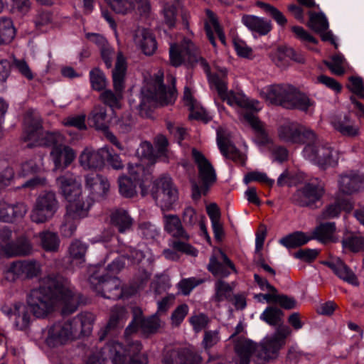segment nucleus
Wrapping results in <instances>:
<instances>
[{"label": "nucleus", "mask_w": 364, "mask_h": 364, "mask_svg": "<svg viewBox=\"0 0 364 364\" xmlns=\"http://www.w3.org/2000/svg\"><path fill=\"white\" fill-rule=\"evenodd\" d=\"M331 123L334 129L344 136H354L358 134V128L353 124L348 115L335 119Z\"/></svg>", "instance_id": "nucleus-43"}, {"label": "nucleus", "mask_w": 364, "mask_h": 364, "mask_svg": "<svg viewBox=\"0 0 364 364\" xmlns=\"http://www.w3.org/2000/svg\"><path fill=\"white\" fill-rule=\"evenodd\" d=\"M71 324L68 321L56 322L42 331L44 343L50 348H57L66 344L75 335Z\"/></svg>", "instance_id": "nucleus-16"}, {"label": "nucleus", "mask_w": 364, "mask_h": 364, "mask_svg": "<svg viewBox=\"0 0 364 364\" xmlns=\"http://www.w3.org/2000/svg\"><path fill=\"white\" fill-rule=\"evenodd\" d=\"M90 80L91 87L95 90L102 91L107 86L106 77L98 68H95L90 71Z\"/></svg>", "instance_id": "nucleus-55"}, {"label": "nucleus", "mask_w": 364, "mask_h": 364, "mask_svg": "<svg viewBox=\"0 0 364 364\" xmlns=\"http://www.w3.org/2000/svg\"><path fill=\"white\" fill-rule=\"evenodd\" d=\"M283 312L277 307H267L260 316V318L270 326L279 325L282 321Z\"/></svg>", "instance_id": "nucleus-54"}, {"label": "nucleus", "mask_w": 364, "mask_h": 364, "mask_svg": "<svg viewBox=\"0 0 364 364\" xmlns=\"http://www.w3.org/2000/svg\"><path fill=\"white\" fill-rule=\"evenodd\" d=\"M112 9L117 14H127L134 9V4L129 0H105Z\"/></svg>", "instance_id": "nucleus-61"}, {"label": "nucleus", "mask_w": 364, "mask_h": 364, "mask_svg": "<svg viewBox=\"0 0 364 364\" xmlns=\"http://www.w3.org/2000/svg\"><path fill=\"white\" fill-rule=\"evenodd\" d=\"M8 272L18 277H22L31 279L38 276L40 274L41 264L38 261L34 259H24L13 262L10 264Z\"/></svg>", "instance_id": "nucleus-25"}, {"label": "nucleus", "mask_w": 364, "mask_h": 364, "mask_svg": "<svg viewBox=\"0 0 364 364\" xmlns=\"http://www.w3.org/2000/svg\"><path fill=\"white\" fill-rule=\"evenodd\" d=\"M124 314L125 310L123 307H114L112 310L109 321L106 326L105 329L102 330L101 334L100 335V341L104 340L108 331L117 326L119 321L124 317Z\"/></svg>", "instance_id": "nucleus-56"}, {"label": "nucleus", "mask_w": 364, "mask_h": 364, "mask_svg": "<svg viewBox=\"0 0 364 364\" xmlns=\"http://www.w3.org/2000/svg\"><path fill=\"white\" fill-rule=\"evenodd\" d=\"M85 186L93 196L103 198L109 189L107 178L99 174H88L85 176Z\"/></svg>", "instance_id": "nucleus-31"}, {"label": "nucleus", "mask_w": 364, "mask_h": 364, "mask_svg": "<svg viewBox=\"0 0 364 364\" xmlns=\"http://www.w3.org/2000/svg\"><path fill=\"white\" fill-rule=\"evenodd\" d=\"M290 333L289 327L279 326L274 335L266 337L260 343H257L256 362L257 364L276 359L280 349L285 344L287 337Z\"/></svg>", "instance_id": "nucleus-8"}, {"label": "nucleus", "mask_w": 364, "mask_h": 364, "mask_svg": "<svg viewBox=\"0 0 364 364\" xmlns=\"http://www.w3.org/2000/svg\"><path fill=\"white\" fill-rule=\"evenodd\" d=\"M279 139L287 144H305L307 140L315 139L311 129L296 122L286 121L277 129Z\"/></svg>", "instance_id": "nucleus-14"}, {"label": "nucleus", "mask_w": 364, "mask_h": 364, "mask_svg": "<svg viewBox=\"0 0 364 364\" xmlns=\"http://www.w3.org/2000/svg\"><path fill=\"white\" fill-rule=\"evenodd\" d=\"M68 202L66 213L60 230L63 237H70L75 232L79 222L88 216L93 200L90 197L85 199L80 197Z\"/></svg>", "instance_id": "nucleus-7"}, {"label": "nucleus", "mask_w": 364, "mask_h": 364, "mask_svg": "<svg viewBox=\"0 0 364 364\" xmlns=\"http://www.w3.org/2000/svg\"><path fill=\"white\" fill-rule=\"evenodd\" d=\"M161 326V322L156 314L145 318L140 323V329L146 336L156 333Z\"/></svg>", "instance_id": "nucleus-53"}, {"label": "nucleus", "mask_w": 364, "mask_h": 364, "mask_svg": "<svg viewBox=\"0 0 364 364\" xmlns=\"http://www.w3.org/2000/svg\"><path fill=\"white\" fill-rule=\"evenodd\" d=\"M61 194L67 201H72L82 196L80 181L73 173L68 171L56 178Z\"/></svg>", "instance_id": "nucleus-19"}, {"label": "nucleus", "mask_w": 364, "mask_h": 364, "mask_svg": "<svg viewBox=\"0 0 364 364\" xmlns=\"http://www.w3.org/2000/svg\"><path fill=\"white\" fill-rule=\"evenodd\" d=\"M58 206L55 194L52 191L44 192L36 198L31 213V220L37 224L44 223L54 216Z\"/></svg>", "instance_id": "nucleus-13"}, {"label": "nucleus", "mask_w": 364, "mask_h": 364, "mask_svg": "<svg viewBox=\"0 0 364 364\" xmlns=\"http://www.w3.org/2000/svg\"><path fill=\"white\" fill-rule=\"evenodd\" d=\"M226 70L222 71V76L218 75H213L210 78V83L213 85L218 91V95L223 101H227L231 106H237L245 109L242 116L246 112H257L260 109L259 102L257 100H250L243 94L235 92L232 91L227 92V82L225 80Z\"/></svg>", "instance_id": "nucleus-9"}, {"label": "nucleus", "mask_w": 364, "mask_h": 364, "mask_svg": "<svg viewBox=\"0 0 364 364\" xmlns=\"http://www.w3.org/2000/svg\"><path fill=\"white\" fill-rule=\"evenodd\" d=\"M257 5L268 15H269L277 23L278 25L284 26L287 24V18L276 7L264 2H258Z\"/></svg>", "instance_id": "nucleus-58"}, {"label": "nucleus", "mask_w": 364, "mask_h": 364, "mask_svg": "<svg viewBox=\"0 0 364 364\" xmlns=\"http://www.w3.org/2000/svg\"><path fill=\"white\" fill-rule=\"evenodd\" d=\"M134 41L146 55H153L157 48V43L154 36L151 32L146 28H139L136 30Z\"/></svg>", "instance_id": "nucleus-32"}, {"label": "nucleus", "mask_w": 364, "mask_h": 364, "mask_svg": "<svg viewBox=\"0 0 364 364\" xmlns=\"http://www.w3.org/2000/svg\"><path fill=\"white\" fill-rule=\"evenodd\" d=\"M336 231L335 223H324L317 226L313 232V237L323 243L332 242Z\"/></svg>", "instance_id": "nucleus-46"}, {"label": "nucleus", "mask_w": 364, "mask_h": 364, "mask_svg": "<svg viewBox=\"0 0 364 364\" xmlns=\"http://www.w3.org/2000/svg\"><path fill=\"white\" fill-rule=\"evenodd\" d=\"M127 71V63L122 53L119 52L117 55L115 68L112 70V80L114 92L111 90H104L100 95V100L111 108L119 107L124 88V79Z\"/></svg>", "instance_id": "nucleus-10"}, {"label": "nucleus", "mask_w": 364, "mask_h": 364, "mask_svg": "<svg viewBox=\"0 0 364 364\" xmlns=\"http://www.w3.org/2000/svg\"><path fill=\"white\" fill-rule=\"evenodd\" d=\"M119 193L126 198H132L136 194V184L127 176L119 178Z\"/></svg>", "instance_id": "nucleus-59"}, {"label": "nucleus", "mask_w": 364, "mask_h": 364, "mask_svg": "<svg viewBox=\"0 0 364 364\" xmlns=\"http://www.w3.org/2000/svg\"><path fill=\"white\" fill-rule=\"evenodd\" d=\"M306 233L296 231L280 240V243L287 248H295L306 244L310 240Z\"/></svg>", "instance_id": "nucleus-48"}, {"label": "nucleus", "mask_w": 364, "mask_h": 364, "mask_svg": "<svg viewBox=\"0 0 364 364\" xmlns=\"http://www.w3.org/2000/svg\"><path fill=\"white\" fill-rule=\"evenodd\" d=\"M325 193L324 184L318 181L306 183L291 196V202L300 207H313Z\"/></svg>", "instance_id": "nucleus-17"}, {"label": "nucleus", "mask_w": 364, "mask_h": 364, "mask_svg": "<svg viewBox=\"0 0 364 364\" xmlns=\"http://www.w3.org/2000/svg\"><path fill=\"white\" fill-rule=\"evenodd\" d=\"M350 83L347 87L359 98H364V85L360 77L351 76L348 78Z\"/></svg>", "instance_id": "nucleus-64"}, {"label": "nucleus", "mask_w": 364, "mask_h": 364, "mask_svg": "<svg viewBox=\"0 0 364 364\" xmlns=\"http://www.w3.org/2000/svg\"><path fill=\"white\" fill-rule=\"evenodd\" d=\"M294 49L281 46L269 55L272 62L279 68H286L289 63V57H292Z\"/></svg>", "instance_id": "nucleus-47"}, {"label": "nucleus", "mask_w": 364, "mask_h": 364, "mask_svg": "<svg viewBox=\"0 0 364 364\" xmlns=\"http://www.w3.org/2000/svg\"><path fill=\"white\" fill-rule=\"evenodd\" d=\"M323 264L331 269L341 279L352 284H357L355 274L342 260L337 259L333 261H326Z\"/></svg>", "instance_id": "nucleus-38"}, {"label": "nucleus", "mask_w": 364, "mask_h": 364, "mask_svg": "<svg viewBox=\"0 0 364 364\" xmlns=\"http://www.w3.org/2000/svg\"><path fill=\"white\" fill-rule=\"evenodd\" d=\"M234 350L237 355L235 364H250L252 355L256 357L257 343L240 336L235 341Z\"/></svg>", "instance_id": "nucleus-26"}, {"label": "nucleus", "mask_w": 364, "mask_h": 364, "mask_svg": "<svg viewBox=\"0 0 364 364\" xmlns=\"http://www.w3.org/2000/svg\"><path fill=\"white\" fill-rule=\"evenodd\" d=\"M220 259H218L216 256L212 255L210 257L207 269L213 276L223 279V278L228 277L231 271L236 273L237 270L235 264L225 253L220 251Z\"/></svg>", "instance_id": "nucleus-23"}, {"label": "nucleus", "mask_w": 364, "mask_h": 364, "mask_svg": "<svg viewBox=\"0 0 364 364\" xmlns=\"http://www.w3.org/2000/svg\"><path fill=\"white\" fill-rule=\"evenodd\" d=\"M110 221L121 233L129 230L133 225V219L128 212L122 208H118L112 212Z\"/></svg>", "instance_id": "nucleus-40"}, {"label": "nucleus", "mask_w": 364, "mask_h": 364, "mask_svg": "<svg viewBox=\"0 0 364 364\" xmlns=\"http://www.w3.org/2000/svg\"><path fill=\"white\" fill-rule=\"evenodd\" d=\"M33 251L31 241L24 236L18 237L15 241L6 245H0V253L6 257H24L32 254Z\"/></svg>", "instance_id": "nucleus-22"}, {"label": "nucleus", "mask_w": 364, "mask_h": 364, "mask_svg": "<svg viewBox=\"0 0 364 364\" xmlns=\"http://www.w3.org/2000/svg\"><path fill=\"white\" fill-rule=\"evenodd\" d=\"M200 361V355L188 348L168 351L163 358L164 364H198Z\"/></svg>", "instance_id": "nucleus-27"}, {"label": "nucleus", "mask_w": 364, "mask_h": 364, "mask_svg": "<svg viewBox=\"0 0 364 364\" xmlns=\"http://www.w3.org/2000/svg\"><path fill=\"white\" fill-rule=\"evenodd\" d=\"M122 257L127 259L131 264H137L144 258L143 252L132 247H124L120 250Z\"/></svg>", "instance_id": "nucleus-62"}, {"label": "nucleus", "mask_w": 364, "mask_h": 364, "mask_svg": "<svg viewBox=\"0 0 364 364\" xmlns=\"http://www.w3.org/2000/svg\"><path fill=\"white\" fill-rule=\"evenodd\" d=\"M89 119L97 129L106 131L108 129L107 109L102 105H95L89 115Z\"/></svg>", "instance_id": "nucleus-44"}, {"label": "nucleus", "mask_w": 364, "mask_h": 364, "mask_svg": "<svg viewBox=\"0 0 364 364\" xmlns=\"http://www.w3.org/2000/svg\"><path fill=\"white\" fill-rule=\"evenodd\" d=\"M129 178L133 182L139 184L141 188V194L145 196L148 194V187L151 181L152 177L149 169L145 168L141 164L128 165Z\"/></svg>", "instance_id": "nucleus-28"}, {"label": "nucleus", "mask_w": 364, "mask_h": 364, "mask_svg": "<svg viewBox=\"0 0 364 364\" xmlns=\"http://www.w3.org/2000/svg\"><path fill=\"white\" fill-rule=\"evenodd\" d=\"M21 139L29 142L26 147L37 146H62L63 136L59 132H43L41 117L32 112H28L23 119V132Z\"/></svg>", "instance_id": "nucleus-3"}, {"label": "nucleus", "mask_w": 364, "mask_h": 364, "mask_svg": "<svg viewBox=\"0 0 364 364\" xmlns=\"http://www.w3.org/2000/svg\"><path fill=\"white\" fill-rule=\"evenodd\" d=\"M242 22L250 31L256 32L261 36L267 35L272 28L270 21H267L253 15H245L242 18Z\"/></svg>", "instance_id": "nucleus-37"}, {"label": "nucleus", "mask_w": 364, "mask_h": 364, "mask_svg": "<svg viewBox=\"0 0 364 364\" xmlns=\"http://www.w3.org/2000/svg\"><path fill=\"white\" fill-rule=\"evenodd\" d=\"M244 119L248 122L255 131V141L259 145H266L270 142V139L264 128V125L253 112H246Z\"/></svg>", "instance_id": "nucleus-36"}, {"label": "nucleus", "mask_w": 364, "mask_h": 364, "mask_svg": "<svg viewBox=\"0 0 364 364\" xmlns=\"http://www.w3.org/2000/svg\"><path fill=\"white\" fill-rule=\"evenodd\" d=\"M2 312L12 321L14 328L23 331L31 323V315L28 307L21 302H15L10 306L5 305L1 309Z\"/></svg>", "instance_id": "nucleus-20"}, {"label": "nucleus", "mask_w": 364, "mask_h": 364, "mask_svg": "<svg viewBox=\"0 0 364 364\" xmlns=\"http://www.w3.org/2000/svg\"><path fill=\"white\" fill-rule=\"evenodd\" d=\"M207 14L209 17L210 23V25L209 23H206L205 26L206 36H207L208 40L210 41V42L211 43V44L213 46H216L215 40L213 32L212 30V28H213L214 31H215V33H217L218 38L220 39L221 43L223 44H225V34L223 31L222 28L220 27V26L218 23L217 18H215L214 14L212 11L208 10Z\"/></svg>", "instance_id": "nucleus-42"}, {"label": "nucleus", "mask_w": 364, "mask_h": 364, "mask_svg": "<svg viewBox=\"0 0 364 364\" xmlns=\"http://www.w3.org/2000/svg\"><path fill=\"white\" fill-rule=\"evenodd\" d=\"M137 232L146 240H152L159 234V229L156 225L149 221H141L137 225Z\"/></svg>", "instance_id": "nucleus-57"}, {"label": "nucleus", "mask_w": 364, "mask_h": 364, "mask_svg": "<svg viewBox=\"0 0 364 364\" xmlns=\"http://www.w3.org/2000/svg\"><path fill=\"white\" fill-rule=\"evenodd\" d=\"M172 247L173 250L166 249L163 251L164 256L170 260L176 261L179 259L177 251L193 257L197 256L198 254V250L196 248L184 242L173 241Z\"/></svg>", "instance_id": "nucleus-41"}, {"label": "nucleus", "mask_w": 364, "mask_h": 364, "mask_svg": "<svg viewBox=\"0 0 364 364\" xmlns=\"http://www.w3.org/2000/svg\"><path fill=\"white\" fill-rule=\"evenodd\" d=\"M95 320L94 315L90 312L79 314L73 318L68 320L71 324L75 337L77 335L86 336L91 333Z\"/></svg>", "instance_id": "nucleus-33"}, {"label": "nucleus", "mask_w": 364, "mask_h": 364, "mask_svg": "<svg viewBox=\"0 0 364 364\" xmlns=\"http://www.w3.org/2000/svg\"><path fill=\"white\" fill-rule=\"evenodd\" d=\"M55 170H64L70 166L76 157V153L68 146H55L50 151Z\"/></svg>", "instance_id": "nucleus-29"}, {"label": "nucleus", "mask_w": 364, "mask_h": 364, "mask_svg": "<svg viewBox=\"0 0 364 364\" xmlns=\"http://www.w3.org/2000/svg\"><path fill=\"white\" fill-rule=\"evenodd\" d=\"M234 287V282L230 284L223 279H218L214 284L215 294L212 300L218 304L225 301H232Z\"/></svg>", "instance_id": "nucleus-39"}, {"label": "nucleus", "mask_w": 364, "mask_h": 364, "mask_svg": "<svg viewBox=\"0 0 364 364\" xmlns=\"http://www.w3.org/2000/svg\"><path fill=\"white\" fill-rule=\"evenodd\" d=\"M105 154H108V150L105 148H85L79 156L80 165L85 170L100 168L104 166Z\"/></svg>", "instance_id": "nucleus-24"}, {"label": "nucleus", "mask_w": 364, "mask_h": 364, "mask_svg": "<svg viewBox=\"0 0 364 364\" xmlns=\"http://www.w3.org/2000/svg\"><path fill=\"white\" fill-rule=\"evenodd\" d=\"M89 281L96 291L104 298L117 300L123 297V289L119 279L111 276L92 274Z\"/></svg>", "instance_id": "nucleus-18"}, {"label": "nucleus", "mask_w": 364, "mask_h": 364, "mask_svg": "<svg viewBox=\"0 0 364 364\" xmlns=\"http://www.w3.org/2000/svg\"><path fill=\"white\" fill-rule=\"evenodd\" d=\"M170 63L174 67L183 63L193 65L200 62L204 67H208L205 60L200 56L198 48L190 40L184 39L181 44H171L169 48Z\"/></svg>", "instance_id": "nucleus-12"}, {"label": "nucleus", "mask_w": 364, "mask_h": 364, "mask_svg": "<svg viewBox=\"0 0 364 364\" xmlns=\"http://www.w3.org/2000/svg\"><path fill=\"white\" fill-rule=\"evenodd\" d=\"M41 245L46 252H55L60 247V238L57 233L47 230L39 232Z\"/></svg>", "instance_id": "nucleus-45"}, {"label": "nucleus", "mask_w": 364, "mask_h": 364, "mask_svg": "<svg viewBox=\"0 0 364 364\" xmlns=\"http://www.w3.org/2000/svg\"><path fill=\"white\" fill-rule=\"evenodd\" d=\"M141 349L139 341L128 343L127 348L117 341H110L102 348V353L107 363L112 364H146L148 358L145 355H140Z\"/></svg>", "instance_id": "nucleus-5"}, {"label": "nucleus", "mask_w": 364, "mask_h": 364, "mask_svg": "<svg viewBox=\"0 0 364 364\" xmlns=\"http://www.w3.org/2000/svg\"><path fill=\"white\" fill-rule=\"evenodd\" d=\"M15 34L13 21L10 18H0V46L11 42Z\"/></svg>", "instance_id": "nucleus-49"}, {"label": "nucleus", "mask_w": 364, "mask_h": 364, "mask_svg": "<svg viewBox=\"0 0 364 364\" xmlns=\"http://www.w3.org/2000/svg\"><path fill=\"white\" fill-rule=\"evenodd\" d=\"M363 185L364 174L360 173L358 171H346L338 176V190L343 194H353L362 188Z\"/></svg>", "instance_id": "nucleus-21"}, {"label": "nucleus", "mask_w": 364, "mask_h": 364, "mask_svg": "<svg viewBox=\"0 0 364 364\" xmlns=\"http://www.w3.org/2000/svg\"><path fill=\"white\" fill-rule=\"evenodd\" d=\"M343 248L353 252H359L364 250V237L357 235H349L342 240Z\"/></svg>", "instance_id": "nucleus-52"}, {"label": "nucleus", "mask_w": 364, "mask_h": 364, "mask_svg": "<svg viewBox=\"0 0 364 364\" xmlns=\"http://www.w3.org/2000/svg\"><path fill=\"white\" fill-rule=\"evenodd\" d=\"M151 194L163 210H168L178 199V192L168 176H162L155 181Z\"/></svg>", "instance_id": "nucleus-15"}, {"label": "nucleus", "mask_w": 364, "mask_h": 364, "mask_svg": "<svg viewBox=\"0 0 364 364\" xmlns=\"http://www.w3.org/2000/svg\"><path fill=\"white\" fill-rule=\"evenodd\" d=\"M309 16L308 26L311 29L318 33L326 31L328 28V23L323 14L310 12Z\"/></svg>", "instance_id": "nucleus-51"}, {"label": "nucleus", "mask_w": 364, "mask_h": 364, "mask_svg": "<svg viewBox=\"0 0 364 364\" xmlns=\"http://www.w3.org/2000/svg\"><path fill=\"white\" fill-rule=\"evenodd\" d=\"M266 98L270 103L288 109L307 112L314 102L305 93L289 85H273L267 87Z\"/></svg>", "instance_id": "nucleus-2"}, {"label": "nucleus", "mask_w": 364, "mask_h": 364, "mask_svg": "<svg viewBox=\"0 0 364 364\" xmlns=\"http://www.w3.org/2000/svg\"><path fill=\"white\" fill-rule=\"evenodd\" d=\"M192 156L197 164L199 177L203 185L199 186L196 182H192V198L193 200H198L201 195H205L208 191L209 186L216 180V174L213 166L205 156L196 149H192Z\"/></svg>", "instance_id": "nucleus-11"}, {"label": "nucleus", "mask_w": 364, "mask_h": 364, "mask_svg": "<svg viewBox=\"0 0 364 364\" xmlns=\"http://www.w3.org/2000/svg\"><path fill=\"white\" fill-rule=\"evenodd\" d=\"M163 221L165 231L172 237L183 240L189 239V235L177 215L165 214L163 216Z\"/></svg>", "instance_id": "nucleus-34"}, {"label": "nucleus", "mask_w": 364, "mask_h": 364, "mask_svg": "<svg viewBox=\"0 0 364 364\" xmlns=\"http://www.w3.org/2000/svg\"><path fill=\"white\" fill-rule=\"evenodd\" d=\"M217 143L222 154L234 161L242 160V156L237 149L232 144L223 129L217 131Z\"/></svg>", "instance_id": "nucleus-35"}, {"label": "nucleus", "mask_w": 364, "mask_h": 364, "mask_svg": "<svg viewBox=\"0 0 364 364\" xmlns=\"http://www.w3.org/2000/svg\"><path fill=\"white\" fill-rule=\"evenodd\" d=\"M306 141L303 150L304 156L311 163L323 169L336 166L338 163V152L328 143L317 138Z\"/></svg>", "instance_id": "nucleus-6"}, {"label": "nucleus", "mask_w": 364, "mask_h": 364, "mask_svg": "<svg viewBox=\"0 0 364 364\" xmlns=\"http://www.w3.org/2000/svg\"><path fill=\"white\" fill-rule=\"evenodd\" d=\"M13 66L22 77L29 81L33 80L36 75L24 59L14 58Z\"/></svg>", "instance_id": "nucleus-60"}, {"label": "nucleus", "mask_w": 364, "mask_h": 364, "mask_svg": "<svg viewBox=\"0 0 364 364\" xmlns=\"http://www.w3.org/2000/svg\"><path fill=\"white\" fill-rule=\"evenodd\" d=\"M87 245L79 240H75L70 245L68 251L73 261L81 264L85 261Z\"/></svg>", "instance_id": "nucleus-50"}, {"label": "nucleus", "mask_w": 364, "mask_h": 364, "mask_svg": "<svg viewBox=\"0 0 364 364\" xmlns=\"http://www.w3.org/2000/svg\"><path fill=\"white\" fill-rule=\"evenodd\" d=\"M27 205L23 203H8L0 202V220L12 223L16 219L22 218L27 213Z\"/></svg>", "instance_id": "nucleus-30"}, {"label": "nucleus", "mask_w": 364, "mask_h": 364, "mask_svg": "<svg viewBox=\"0 0 364 364\" xmlns=\"http://www.w3.org/2000/svg\"><path fill=\"white\" fill-rule=\"evenodd\" d=\"M82 302V295L70 282L61 276H48L43 284L31 290L26 296V306L38 318H44L60 304L61 314L68 316L77 311Z\"/></svg>", "instance_id": "nucleus-1"}, {"label": "nucleus", "mask_w": 364, "mask_h": 364, "mask_svg": "<svg viewBox=\"0 0 364 364\" xmlns=\"http://www.w3.org/2000/svg\"><path fill=\"white\" fill-rule=\"evenodd\" d=\"M220 340L218 331H205L201 345L206 352H209L210 348L215 346Z\"/></svg>", "instance_id": "nucleus-63"}, {"label": "nucleus", "mask_w": 364, "mask_h": 364, "mask_svg": "<svg viewBox=\"0 0 364 364\" xmlns=\"http://www.w3.org/2000/svg\"><path fill=\"white\" fill-rule=\"evenodd\" d=\"M164 74L159 71L153 79L141 90V100L139 105L140 109L151 107V103H159L161 105L172 104L176 97L175 79L169 76L171 85L166 87L163 83Z\"/></svg>", "instance_id": "nucleus-4"}]
</instances>
